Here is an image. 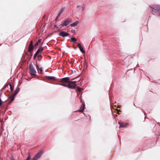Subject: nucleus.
Returning <instances> with one entry per match:
<instances>
[{"mask_svg":"<svg viewBox=\"0 0 160 160\" xmlns=\"http://www.w3.org/2000/svg\"><path fill=\"white\" fill-rule=\"evenodd\" d=\"M60 85L63 86H64L65 87H67V86H68V85H67L66 84H64L63 83H60Z\"/></svg>","mask_w":160,"mask_h":160,"instance_id":"nucleus-30","label":"nucleus"},{"mask_svg":"<svg viewBox=\"0 0 160 160\" xmlns=\"http://www.w3.org/2000/svg\"><path fill=\"white\" fill-rule=\"evenodd\" d=\"M42 156V153L41 152L37 153L34 156L38 160Z\"/></svg>","mask_w":160,"mask_h":160,"instance_id":"nucleus-13","label":"nucleus"},{"mask_svg":"<svg viewBox=\"0 0 160 160\" xmlns=\"http://www.w3.org/2000/svg\"><path fill=\"white\" fill-rule=\"evenodd\" d=\"M34 49L33 46L29 45L28 52L31 53L32 51H33Z\"/></svg>","mask_w":160,"mask_h":160,"instance_id":"nucleus-16","label":"nucleus"},{"mask_svg":"<svg viewBox=\"0 0 160 160\" xmlns=\"http://www.w3.org/2000/svg\"><path fill=\"white\" fill-rule=\"evenodd\" d=\"M42 156V153L41 152L37 153L34 156L38 160Z\"/></svg>","mask_w":160,"mask_h":160,"instance_id":"nucleus-12","label":"nucleus"},{"mask_svg":"<svg viewBox=\"0 0 160 160\" xmlns=\"http://www.w3.org/2000/svg\"><path fill=\"white\" fill-rule=\"evenodd\" d=\"M58 35L63 37H65L68 36L69 34L67 32L63 31L59 32Z\"/></svg>","mask_w":160,"mask_h":160,"instance_id":"nucleus-7","label":"nucleus"},{"mask_svg":"<svg viewBox=\"0 0 160 160\" xmlns=\"http://www.w3.org/2000/svg\"><path fill=\"white\" fill-rule=\"evenodd\" d=\"M79 23V22L78 21H76L75 22L70 24L71 27H74L77 25Z\"/></svg>","mask_w":160,"mask_h":160,"instance_id":"nucleus-15","label":"nucleus"},{"mask_svg":"<svg viewBox=\"0 0 160 160\" xmlns=\"http://www.w3.org/2000/svg\"><path fill=\"white\" fill-rule=\"evenodd\" d=\"M60 15H59V14H58V15L56 17V18L55 19V21H57V19H58L59 16H60Z\"/></svg>","mask_w":160,"mask_h":160,"instance_id":"nucleus-31","label":"nucleus"},{"mask_svg":"<svg viewBox=\"0 0 160 160\" xmlns=\"http://www.w3.org/2000/svg\"><path fill=\"white\" fill-rule=\"evenodd\" d=\"M20 88H19L17 87L14 93H17V94L18 92L20 90Z\"/></svg>","mask_w":160,"mask_h":160,"instance_id":"nucleus-26","label":"nucleus"},{"mask_svg":"<svg viewBox=\"0 0 160 160\" xmlns=\"http://www.w3.org/2000/svg\"><path fill=\"white\" fill-rule=\"evenodd\" d=\"M42 156V153L41 152L37 153L34 156L38 160Z\"/></svg>","mask_w":160,"mask_h":160,"instance_id":"nucleus-11","label":"nucleus"},{"mask_svg":"<svg viewBox=\"0 0 160 160\" xmlns=\"http://www.w3.org/2000/svg\"><path fill=\"white\" fill-rule=\"evenodd\" d=\"M80 76H81V74H79V75H78L77 77H75V78H73L72 79H71V80L72 81H73V80H75V79H76L79 78Z\"/></svg>","mask_w":160,"mask_h":160,"instance_id":"nucleus-29","label":"nucleus"},{"mask_svg":"<svg viewBox=\"0 0 160 160\" xmlns=\"http://www.w3.org/2000/svg\"><path fill=\"white\" fill-rule=\"evenodd\" d=\"M17 94V93H14L12 96H11L12 98H14L15 96Z\"/></svg>","mask_w":160,"mask_h":160,"instance_id":"nucleus-38","label":"nucleus"},{"mask_svg":"<svg viewBox=\"0 0 160 160\" xmlns=\"http://www.w3.org/2000/svg\"><path fill=\"white\" fill-rule=\"evenodd\" d=\"M78 47L79 48H81V47H82L81 46V44L80 43H78Z\"/></svg>","mask_w":160,"mask_h":160,"instance_id":"nucleus-35","label":"nucleus"},{"mask_svg":"<svg viewBox=\"0 0 160 160\" xmlns=\"http://www.w3.org/2000/svg\"><path fill=\"white\" fill-rule=\"evenodd\" d=\"M76 30L75 29H72L71 30V32L72 33H75Z\"/></svg>","mask_w":160,"mask_h":160,"instance_id":"nucleus-37","label":"nucleus"},{"mask_svg":"<svg viewBox=\"0 0 160 160\" xmlns=\"http://www.w3.org/2000/svg\"><path fill=\"white\" fill-rule=\"evenodd\" d=\"M80 7V5H78V6H77V8H79Z\"/></svg>","mask_w":160,"mask_h":160,"instance_id":"nucleus-47","label":"nucleus"},{"mask_svg":"<svg viewBox=\"0 0 160 160\" xmlns=\"http://www.w3.org/2000/svg\"><path fill=\"white\" fill-rule=\"evenodd\" d=\"M32 160H37V159L34 157L33 159Z\"/></svg>","mask_w":160,"mask_h":160,"instance_id":"nucleus-45","label":"nucleus"},{"mask_svg":"<svg viewBox=\"0 0 160 160\" xmlns=\"http://www.w3.org/2000/svg\"><path fill=\"white\" fill-rule=\"evenodd\" d=\"M58 25V27H59L60 26H62V25H60V24H59Z\"/></svg>","mask_w":160,"mask_h":160,"instance_id":"nucleus-48","label":"nucleus"},{"mask_svg":"<svg viewBox=\"0 0 160 160\" xmlns=\"http://www.w3.org/2000/svg\"><path fill=\"white\" fill-rule=\"evenodd\" d=\"M77 47H75V48H75V49H77Z\"/></svg>","mask_w":160,"mask_h":160,"instance_id":"nucleus-52","label":"nucleus"},{"mask_svg":"<svg viewBox=\"0 0 160 160\" xmlns=\"http://www.w3.org/2000/svg\"><path fill=\"white\" fill-rule=\"evenodd\" d=\"M71 22V19L70 18H68L67 19L63 20V23H60V25H62V27L66 26Z\"/></svg>","mask_w":160,"mask_h":160,"instance_id":"nucleus-3","label":"nucleus"},{"mask_svg":"<svg viewBox=\"0 0 160 160\" xmlns=\"http://www.w3.org/2000/svg\"><path fill=\"white\" fill-rule=\"evenodd\" d=\"M39 44L37 42L35 43V44L34 45V46L35 47V49H37L38 47V46H39Z\"/></svg>","mask_w":160,"mask_h":160,"instance_id":"nucleus-27","label":"nucleus"},{"mask_svg":"<svg viewBox=\"0 0 160 160\" xmlns=\"http://www.w3.org/2000/svg\"><path fill=\"white\" fill-rule=\"evenodd\" d=\"M70 78L68 77H66L62 78L58 80L59 82H61L68 83L69 81Z\"/></svg>","mask_w":160,"mask_h":160,"instance_id":"nucleus-5","label":"nucleus"},{"mask_svg":"<svg viewBox=\"0 0 160 160\" xmlns=\"http://www.w3.org/2000/svg\"><path fill=\"white\" fill-rule=\"evenodd\" d=\"M8 96H9L10 97L9 98H11V100H10V101H9V102H8V104H10L13 101V100L14 99V98H12L11 97V96H10V95H8Z\"/></svg>","mask_w":160,"mask_h":160,"instance_id":"nucleus-22","label":"nucleus"},{"mask_svg":"<svg viewBox=\"0 0 160 160\" xmlns=\"http://www.w3.org/2000/svg\"><path fill=\"white\" fill-rule=\"evenodd\" d=\"M17 94V93H14L12 96H11L12 98H14L15 96Z\"/></svg>","mask_w":160,"mask_h":160,"instance_id":"nucleus-39","label":"nucleus"},{"mask_svg":"<svg viewBox=\"0 0 160 160\" xmlns=\"http://www.w3.org/2000/svg\"><path fill=\"white\" fill-rule=\"evenodd\" d=\"M3 91H1V90L0 91V106H2V105L3 104V103L5 102H6L9 99V98L10 97L9 96H8V95H6L5 94V93H4V95L7 96L8 98L6 100H4L3 102L1 99V95L2 94Z\"/></svg>","mask_w":160,"mask_h":160,"instance_id":"nucleus-4","label":"nucleus"},{"mask_svg":"<svg viewBox=\"0 0 160 160\" xmlns=\"http://www.w3.org/2000/svg\"><path fill=\"white\" fill-rule=\"evenodd\" d=\"M38 60L39 61H41L42 58V56L41 55H39L38 56Z\"/></svg>","mask_w":160,"mask_h":160,"instance_id":"nucleus-28","label":"nucleus"},{"mask_svg":"<svg viewBox=\"0 0 160 160\" xmlns=\"http://www.w3.org/2000/svg\"><path fill=\"white\" fill-rule=\"evenodd\" d=\"M43 48L42 47H41L40 48L38 49L36 53H35L34 55L33 59L34 60H35L36 59V58L37 56V55L39 53H41L43 51Z\"/></svg>","mask_w":160,"mask_h":160,"instance_id":"nucleus-6","label":"nucleus"},{"mask_svg":"<svg viewBox=\"0 0 160 160\" xmlns=\"http://www.w3.org/2000/svg\"><path fill=\"white\" fill-rule=\"evenodd\" d=\"M84 4H83V6H82V11H84V9H85V8H84Z\"/></svg>","mask_w":160,"mask_h":160,"instance_id":"nucleus-41","label":"nucleus"},{"mask_svg":"<svg viewBox=\"0 0 160 160\" xmlns=\"http://www.w3.org/2000/svg\"><path fill=\"white\" fill-rule=\"evenodd\" d=\"M83 90V89H82V88H80L79 87H77V91H78L79 92H81L82 91V90Z\"/></svg>","mask_w":160,"mask_h":160,"instance_id":"nucleus-25","label":"nucleus"},{"mask_svg":"<svg viewBox=\"0 0 160 160\" xmlns=\"http://www.w3.org/2000/svg\"><path fill=\"white\" fill-rule=\"evenodd\" d=\"M41 39H39L38 40V41L37 42V43H39V44H40V42H41Z\"/></svg>","mask_w":160,"mask_h":160,"instance_id":"nucleus-36","label":"nucleus"},{"mask_svg":"<svg viewBox=\"0 0 160 160\" xmlns=\"http://www.w3.org/2000/svg\"><path fill=\"white\" fill-rule=\"evenodd\" d=\"M24 160H26V159Z\"/></svg>","mask_w":160,"mask_h":160,"instance_id":"nucleus-54","label":"nucleus"},{"mask_svg":"<svg viewBox=\"0 0 160 160\" xmlns=\"http://www.w3.org/2000/svg\"><path fill=\"white\" fill-rule=\"evenodd\" d=\"M31 159V157L29 155L27 158L26 159V160H30Z\"/></svg>","mask_w":160,"mask_h":160,"instance_id":"nucleus-34","label":"nucleus"},{"mask_svg":"<svg viewBox=\"0 0 160 160\" xmlns=\"http://www.w3.org/2000/svg\"><path fill=\"white\" fill-rule=\"evenodd\" d=\"M32 54L31 56V57L29 58V59H31V58L32 56Z\"/></svg>","mask_w":160,"mask_h":160,"instance_id":"nucleus-49","label":"nucleus"},{"mask_svg":"<svg viewBox=\"0 0 160 160\" xmlns=\"http://www.w3.org/2000/svg\"><path fill=\"white\" fill-rule=\"evenodd\" d=\"M116 111L117 113L118 114H120V112H121V111L120 109H117Z\"/></svg>","mask_w":160,"mask_h":160,"instance_id":"nucleus-32","label":"nucleus"},{"mask_svg":"<svg viewBox=\"0 0 160 160\" xmlns=\"http://www.w3.org/2000/svg\"><path fill=\"white\" fill-rule=\"evenodd\" d=\"M134 105L135 107H136V106H135V104H134Z\"/></svg>","mask_w":160,"mask_h":160,"instance_id":"nucleus-53","label":"nucleus"},{"mask_svg":"<svg viewBox=\"0 0 160 160\" xmlns=\"http://www.w3.org/2000/svg\"><path fill=\"white\" fill-rule=\"evenodd\" d=\"M77 112H82V111H81V110L80 109H78V110L77 111Z\"/></svg>","mask_w":160,"mask_h":160,"instance_id":"nucleus-46","label":"nucleus"},{"mask_svg":"<svg viewBox=\"0 0 160 160\" xmlns=\"http://www.w3.org/2000/svg\"><path fill=\"white\" fill-rule=\"evenodd\" d=\"M31 45L32 46H33V42L32 41H30V42L29 45L31 46Z\"/></svg>","mask_w":160,"mask_h":160,"instance_id":"nucleus-40","label":"nucleus"},{"mask_svg":"<svg viewBox=\"0 0 160 160\" xmlns=\"http://www.w3.org/2000/svg\"><path fill=\"white\" fill-rule=\"evenodd\" d=\"M54 28H58V25H55L54 26Z\"/></svg>","mask_w":160,"mask_h":160,"instance_id":"nucleus-42","label":"nucleus"},{"mask_svg":"<svg viewBox=\"0 0 160 160\" xmlns=\"http://www.w3.org/2000/svg\"><path fill=\"white\" fill-rule=\"evenodd\" d=\"M142 112H143L144 113V114L145 115L146 114V112L142 110Z\"/></svg>","mask_w":160,"mask_h":160,"instance_id":"nucleus-44","label":"nucleus"},{"mask_svg":"<svg viewBox=\"0 0 160 160\" xmlns=\"http://www.w3.org/2000/svg\"><path fill=\"white\" fill-rule=\"evenodd\" d=\"M9 85L10 86V92H12L14 89V86H12L10 84H9Z\"/></svg>","mask_w":160,"mask_h":160,"instance_id":"nucleus-23","label":"nucleus"},{"mask_svg":"<svg viewBox=\"0 0 160 160\" xmlns=\"http://www.w3.org/2000/svg\"><path fill=\"white\" fill-rule=\"evenodd\" d=\"M150 7L153 14L160 16V5H155Z\"/></svg>","mask_w":160,"mask_h":160,"instance_id":"nucleus-1","label":"nucleus"},{"mask_svg":"<svg viewBox=\"0 0 160 160\" xmlns=\"http://www.w3.org/2000/svg\"><path fill=\"white\" fill-rule=\"evenodd\" d=\"M7 92H10V91H9V90H7Z\"/></svg>","mask_w":160,"mask_h":160,"instance_id":"nucleus-50","label":"nucleus"},{"mask_svg":"<svg viewBox=\"0 0 160 160\" xmlns=\"http://www.w3.org/2000/svg\"><path fill=\"white\" fill-rule=\"evenodd\" d=\"M85 108V104L84 103H83L82 104L81 106L80 109L82 111V112L84 111Z\"/></svg>","mask_w":160,"mask_h":160,"instance_id":"nucleus-17","label":"nucleus"},{"mask_svg":"<svg viewBox=\"0 0 160 160\" xmlns=\"http://www.w3.org/2000/svg\"><path fill=\"white\" fill-rule=\"evenodd\" d=\"M53 84H54L55 85H60V83H53Z\"/></svg>","mask_w":160,"mask_h":160,"instance_id":"nucleus-43","label":"nucleus"},{"mask_svg":"<svg viewBox=\"0 0 160 160\" xmlns=\"http://www.w3.org/2000/svg\"><path fill=\"white\" fill-rule=\"evenodd\" d=\"M67 47H68V48H70V47H69V46H68V45H67Z\"/></svg>","mask_w":160,"mask_h":160,"instance_id":"nucleus-51","label":"nucleus"},{"mask_svg":"<svg viewBox=\"0 0 160 160\" xmlns=\"http://www.w3.org/2000/svg\"><path fill=\"white\" fill-rule=\"evenodd\" d=\"M29 67L30 71L31 74L33 76H36V72L32 63L30 64Z\"/></svg>","mask_w":160,"mask_h":160,"instance_id":"nucleus-2","label":"nucleus"},{"mask_svg":"<svg viewBox=\"0 0 160 160\" xmlns=\"http://www.w3.org/2000/svg\"><path fill=\"white\" fill-rule=\"evenodd\" d=\"M118 124H120L119 126V128H124L128 125V123H126L125 122H118Z\"/></svg>","mask_w":160,"mask_h":160,"instance_id":"nucleus-8","label":"nucleus"},{"mask_svg":"<svg viewBox=\"0 0 160 160\" xmlns=\"http://www.w3.org/2000/svg\"><path fill=\"white\" fill-rule=\"evenodd\" d=\"M65 9V8L64 7H63V8H62L60 10V11H59V13H58V14H59V15H61V14L62 13V12H63L64 10Z\"/></svg>","mask_w":160,"mask_h":160,"instance_id":"nucleus-20","label":"nucleus"},{"mask_svg":"<svg viewBox=\"0 0 160 160\" xmlns=\"http://www.w3.org/2000/svg\"><path fill=\"white\" fill-rule=\"evenodd\" d=\"M36 67L38 70H39L41 72L42 71V68L41 67H39V65L38 64L37 61H36Z\"/></svg>","mask_w":160,"mask_h":160,"instance_id":"nucleus-10","label":"nucleus"},{"mask_svg":"<svg viewBox=\"0 0 160 160\" xmlns=\"http://www.w3.org/2000/svg\"><path fill=\"white\" fill-rule=\"evenodd\" d=\"M79 49L80 51L82 53H84L85 52V51L84 50L83 48L82 47H81L80 48H79Z\"/></svg>","mask_w":160,"mask_h":160,"instance_id":"nucleus-24","label":"nucleus"},{"mask_svg":"<svg viewBox=\"0 0 160 160\" xmlns=\"http://www.w3.org/2000/svg\"><path fill=\"white\" fill-rule=\"evenodd\" d=\"M10 160H15L13 156L12 155H11L10 156Z\"/></svg>","mask_w":160,"mask_h":160,"instance_id":"nucleus-33","label":"nucleus"},{"mask_svg":"<svg viewBox=\"0 0 160 160\" xmlns=\"http://www.w3.org/2000/svg\"><path fill=\"white\" fill-rule=\"evenodd\" d=\"M77 86V84H74L73 85H71L70 84H68L67 86V87L69 88L73 89L76 88Z\"/></svg>","mask_w":160,"mask_h":160,"instance_id":"nucleus-14","label":"nucleus"},{"mask_svg":"<svg viewBox=\"0 0 160 160\" xmlns=\"http://www.w3.org/2000/svg\"><path fill=\"white\" fill-rule=\"evenodd\" d=\"M71 41L73 42H75L77 40L76 38L75 37H72L70 38Z\"/></svg>","mask_w":160,"mask_h":160,"instance_id":"nucleus-18","label":"nucleus"},{"mask_svg":"<svg viewBox=\"0 0 160 160\" xmlns=\"http://www.w3.org/2000/svg\"><path fill=\"white\" fill-rule=\"evenodd\" d=\"M77 82V81H69L68 83L71 84H72L73 85L74 84H76V83Z\"/></svg>","mask_w":160,"mask_h":160,"instance_id":"nucleus-21","label":"nucleus"},{"mask_svg":"<svg viewBox=\"0 0 160 160\" xmlns=\"http://www.w3.org/2000/svg\"><path fill=\"white\" fill-rule=\"evenodd\" d=\"M46 78L48 79L51 80H53L55 81H58L59 79H58L54 76H46Z\"/></svg>","mask_w":160,"mask_h":160,"instance_id":"nucleus-9","label":"nucleus"},{"mask_svg":"<svg viewBox=\"0 0 160 160\" xmlns=\"http://www.w3.org/2000/svg\"><path fill=\"white\" fill-rule=\"evenodd\" d=\"M9 85V84H6L5 85L4 87L1 89L0 90H1V91H3L5 88H6L7 86H8Z\"/></svg>","mask_w":160,"mask_h":160,"instance_id":"nucleus-19","label":"nucleus"}]
</instances>
